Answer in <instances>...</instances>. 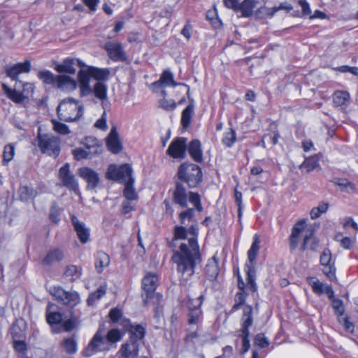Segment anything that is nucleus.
Listing matches in <instances>:
<instances>
[{
    "instance_id": "obj_1",
    "label": "nucleus",
    "mask_w": 358,
    "mask_h": 358,
    "mask_svg": "<svg viewBox=\"0 0 358 358\" xmlns=\"http://www.w3.org/2000/svg\"><path fill=\"white\" fill-rule=\"evenodd\" d=\"M187 233L193 235L188 240V243H182L179 250H174L173 262L177 264V271L181 275V280L187 282L194 273V268L201 262V255L197 242L198 228L192 225Z\"/></svg>"
},
{
    "instance_id": "obj_2",
    "label": "nucleus",
    "mask_w": 358,
    "mask_h": 358,
    "mask_svg": "<svg viewBox=\"0 0 358 358\" xmlns=\"http://www.w3.org/2000/svg\"><path fill=\"white\" fill-rule=\"evenodd\" d=\"M31 70V63L27 60L6 68V74L12 80L16 81L13 87L5 83L1 85L6 97L17 105L25 106L34 92V85L31 83H24L18 80L20 73H28Z\"/></svg>"
},
{
    "instance_id": "obj_3",
    "label": "nucleus",
    "mask_w": 358,
    "mask_h": 358,
    "mask_svg": "<svg viewBox=\"0 0 358 358\" xmlns=\"http://www.w3.org/2000/svg\"><path fill=\"white\" fill-rule=\"evenodd\" d=\"M110 71L108 69L88 66L87 69H80L78 73L80 96H87L91 94V78L97 82H104L108 79Z\"/></svg>"
},
{
    "instance_id": "obj_4",
    "label": "nucleus",
    "mask_w": 358,
    "mask_h": 358,
    "mask_svg": "<svg viewBox=\"0 0 358 358\" xmlns=\"http://www.w3.org/2000/svg\"><path fill=\"white\" fill-rule=\"evenodd\" d=\"M171 197L173 203L182 208H187L188 202H190L198 212H202L203 210L200 194L198 192L188 191L181 182H176Z\"/></svg>"
},
{
    "instance_id": "obj_5",
    "label": "nucleus",
    "mask_w": 358,
    "mask_h": 358,
    "mask_svg": "<svg viewBox=\"0 0 358 358\" xmlns=\"http://www.w3.org/2000/svg\"><path fill=\"white\" fill-rule=\"evenodd\" d=\"M179 182L185 183L189 188L197 187L203 180L201 168L193 163L185 162L181 164L177 172Z\"/></svg>"
},
{
    "instance_id": "obj_6",
    "label": "nucleus",
    "mask_w": 358,
    "mask_h": 358,
    "mask_svg": "<svg viewBox=\"0 0 358 358\" xmlns=\"http://www.w3.org/2000/svg\"><path fill=\"white\" fill-rule=\"evenodd\" d=\"M59 118L64 122H74L80 119L83 113V108L73 98L64 99L57 108Z\"/></svg>"
},
{
    "instance_id": "obj_7",
    "label": "nucleus",
    "mask_w": 358,
    "mask_h": 358,
    "mask_svg": "<svg viewBox=\"0 0 358 358\" xmlns=\"http://www.w3.org/2000/svg\"><path fill=\"white\" fill-rule=\"evenodd\" d=\"M253 309L250 305L243 308V315L241 318V329L237 331V336L242 339L241 354L246 353L250 348L249 329L253 324Z\"/></svg>"
},
{
    "instance_id": "obj_8",
    "label": "nucleus",
    "mask_w": 358,
    "mask_h": 358,
    "mask_svg": "<svg viewBox=\"0 0 358 358\" xmlns=\"http://www.w3.org/2000/svg\"><path fill=\"white\" fill-rule=\"evenodd\" d=\"M110 350V347L106 341L103 331L99 328L82 351V355L85 357H90L96 353L107 352Z\"/></svg>"
},
{
    "instance_id": "obj_9",
    "label": "nucleus",
    "mask_w": 358,
    "mask_h": 358,
    "mask_svg": "<svg viewBox=\"0 0 358 358\" xmlns=\"http://www.w3.org/2000/svg\"><path fill=\"white\" fill-rule=\"evenodd\" d=\"M38 146L41 151L48 156L56 158L60 153V138L52 134H38Z\"/></svg>"
},
{
    "instance_id": "obj_10",
    "label": "nucleus",
    "mask_w": 358,
    "mask_h": 358,
    "mask_svg": "<svg viewBox=\"0 0 358 358\" xmlns=\"http://www.w3.org/2000/svg\"><path fill=\"white\" fill-rule=\"evenodd\" d=\"M203 296H200L196 299H189L187 301L188 313L187 315V324L189 326L199 327L203 321V312L201 306Z\"/></svg>"
},
{
    "instance_id": "obj_11",
    "label": "nucleus",
    "mask_w": 358,
    "mask_h": 358,
    "mask_svg": "<svg viewBox=\"0 0 358 358\" xmlns=\"http://www.w3.org/2000/svg\"><path fill=\"white\" fill-rule=\"evenodd\" d=\"M50 293L57 301L71 308L80 303V299L76 292H66L60 286H54L50 289Z\"/></svg>"
},
{
    "instance_id": "obj_12",
    "label": "nucleus",
    "mask_w": 358,
    "mask_h": 358,
    "mask_svg": "<svg viewBox=\"0 0 358 358\" xmlns=\"http://www.w3.org/2000/svg\"><path fill=\"white\" fill-rule=\"evenodd\" d=\"M322 266V272L331 281L336 280L335 262L332 259V255L329 249L325 248L320 258Z\"/></svg>"
},
{
    "instance_id": "obj_13",
    "label": "nucleus",
    "mask_w": 358,
    "mask_h": 358,
    "mask_svg": "<svg viewBox=\"0 0 358 358\" xmlns=\"http://www.w3.org/2000/svg\"><path fill=\"white\" fill-rule=\"evenodd\" d=\"M59 178L65 187L76 193L78 192V182L75 176L71 172L70 164L69 163H66L59 169Z\"/></svg>"
},
{
    "instance_id": "obj_14",
    "label": "nucleus",
    "mask_w": 358,
    "mask_h": 358,
    "mask_svg": "<svg viewBox=\"0 0 358 358\" xmlns=\"http://www.w3.org/2000/svg\"><path fill=\"white\" fill-rule=\"evenodd\" d=\"M187 139L185 138H176L170 143L166 153L175 159H184L186 155Z\"/></svg>"
},
{
    "instance_id": "obj_15",
    "label": "nucleus",
    "mask_w": 358,
    "mask_h": 358,
    "mask_svg": "<svg viewBox=\"0 0 358 358\" xmlns=\"http://www.w3.org/2000/svg\"><path fill=\"white\" fill-rule=\"evenodd\" d=\"M109 57L113 62H125L127 57L121 43L113 41H108L104 45Z\"/></svg>"
},
{
    "instance_id": "obj_16",
    "label": "nucleus",
    "mask_w": 358,
    "mask_h": 358,
    "mask_svg": "<svg viewBox=\"0 0 358 358\" xmlns=\"http://www.w3.org/2000/svg\"><path fill=\"white\" fill-rule=\"evenodd\" d=\"M306 282L312 287L315 294L317 295L326 294L330 299L334 297V291L332 287L322 283L316 277L308 276L306 278Z\"/></svg>"
},
{
    "instance_id": "obj_17",
    "label": "nucleus",
    "mask_w": 358,
    "mask_h": 358,
    "mask_svg": "<svg viewBox=\"0 0 358 358\" xmlns=\"http://www.w3.org/2000/svg\"><path fill=\"white\" fill-rule=\"evenodd\" d=\"M78 174L87 183V189H94L100 182L99 173L89 167L80 168Z\"/></svg>"
},
{
    "instance_id": "obj_18",
    "label": "nucleus",
    "mask_w": 358,
    "mask_h": 358,
    "mask_svg": "<svg viewBox=\"0 0 358 358\" xmlns=\"http://www.w3.org/2000/svg\"><path fill=\"white\" fill-rule=\"evenodd\" d=\"M108 317L110 323L118 324L126 331H128L133 325L130 320L123 315V312L120 308H113L110 309Z\"/></svg>"
},
{
    "instance_id": "obj_19",
    "label": "nucleus",
    "mask_w": 358,
    "mask_h": 358,
    "mask_svg": "<svg viewBox=\"0 0 358 358\" xmlns=\"http://www.w3.org/2000/svg\"><path fill=\"white\" fill-rule=\"evenodd\" d=\"M139 352V343L129 340L121 345L118 351L120 358H136Z\"/></svg>"
},
{
    "instance_id": "obj_20",
    "label": "nucleus",
    "mask_w": 358,
    "mask_h": 358,
    "mask_svg": "<svg viewBox=\"0 0 358 358\" xmlns=\"http://www.w3.org/2000/svg\"><path fill=\"white\" fill-rule=\"evenodd\" d=\"M314 234L315 229L313 227H309L305 230V236L301 248L302 251H305L307 249L315 251L319 247V240L314 236Z\"/></svg>"
},
{
    "instance_id": "obj_21",
    "label": "nucleus",
    "mask_w": 358,
    "mask_h": 358,
    "mask_svg": "<svg viewBox=\"0 0 358 358\" xmlns=\"http://www.w3.org/2000/svg\"><path fill=\"white\" fill-rule=\"evenodd\" d=\"M64 258V251L60 248H55L48 250L45 256L42 259L41 263L45 266H50L62 261Z\"/></svg>"
},
{
    "instance_id": "obj_22",
    "label": "nucleus",
    "mask_w": 358,
    "mask_h": 358,
    "mask_svg": "<svg viewBox=\"0 0 358 358\" xmlns=\"http://www.w3.org/2000/svg\"><path fill=\"white\" fill-rule=\"evenodd\" d=\"M71 221L79 240L82 243H86L90 236V229L83 222L79 221L75 215L71 217Z\"/></svg>"
},
{
    "instance_id": "obj_23",
    "label": "nucleus",
    "mask_w": 358,
    "mask_h": 358,
    "mask_svg": "<svg viewBox=\"0 0 358 358\" xmlns=\"http://www.w3.org/2000/svg\"><path fill=\"white\" fill-rule=\"evenodd\" d=\"M106 145L108 149L113 154H117L121 151L122 147L115 127L111 129L106 139Z\"/></svg>"
},
{
    "instance_id": "obj_24",
    "label": "nucleus",
    "mask_w": 358,
    "mask_h": 358,
    "mask_svg": "<svg viewBox=\"0 0 358 358\" xmlns=\"http://www.w3.org/2000/svg\"><path fill=\"white\" fill-rule=\"evenodd\" d=\"M187 150L190 157L196 163H201L203 160V151L200 141L192 140L187 146Z\"/></svg>"
},
{
    "instance_id": "obj_25",
    "label": "nucleus",
    "mask_w": 358,
    "mask_h": 358,
    "mask_svg": "<svg viewBox=\"0 0 358 358\" xmlns=\"http://www.w3.org/2000/svg\"><path fill=\"white\" fill-rule=\"evenodd\" d=\"M306 221L301 220L298 221L292 227V233L289 236V247L292 250H296L298 246V238L302 231L305 230Z\"/></svg>"
},
{
    "instance_id": "obj_26",
    "label": "nucleus",
    "mask_w": 358,
    "mask_h": 358,
    "mask_svg": "<svg viewBox=\"0 0 358 358\" xmlns=\"http://www.w3.org/2000/svg\"><path fill=\"white\" fill-rule=\"evenodd\" d=\"M178 85V84L174 80L173 74L169 70L164 71L161 74L160 78L152 84L155 87H176Z\"/></svg>"
},
{
    "instance_id": "obj_27",
    "label": "nucleus",
    "mask_w": 358,
    "mask_h": 358,
    "mask_svg": "<svg viewBox=\"0 0 358 358\" xmlns=\"http://www.w3.org/2000/svg\"><path fill=\"white\" fill-rule=\"evenodd\" d=\"M56 85L58 88L63 91H72L77 87L75 80L69 76L59 75L56 77Z\"/></svg>"
},
{
    "instance_id": "obj_28",
    "label": "nucleus",
    "mask_w": 358,
    "mask_h": 358,
    "mask_svg": "<svg viewBox=\"0 0 358 358\" xmlns=\"http://www.w3.org/2000/svg\"><path fill=\"white\" fill-rule=\"evenodd\" d=\"M55 304L49 303L46 308V321L50 326L59 324L63 320V315L61 313L55 310Z\"/></svg>"
},
{
    "instance_id": "obj_29",
    "label": "nucleus",
    "mask_w": 358,
    "mask_h": 358,
    "mask_svg": "<svg viewBox=\"0 0 358 358\" xmlns=\"http://www.w3.org/2000/svg\"><path fill=\"white\" fill-rule=\"evenodd\" d=\"M109 255L103 251H98L94 255V266L97 273H101L110 264Z\"/></svg>"
},
{
    "instance_id": "obj_30",
    "label": "nucleus",
    "mask_w": 358,
    "mask_h": 358,
    "mask_svg": "<svg viewBox=\"0 0 358 358\" xmlns=\"http://www.w3.org/2000/svg\"><path fill=\"white\" fill-rule=\"evenodd\" d=\"M157 276L152 273H148L143 278L142 286L147 294V298L154 293L157 287Z\"/></svg>"
},
{
    "instance_id": "obj_31",
    "label": "nucleus",
    "mask_w": 358,
    "mask_h": 358,
    "mask_svg": "<svg viewBox=\"0 0 358 358\" xmlns=\"http://www.w3.org/2000/svg\"><path fill=\"white\" fill-rule=\"evenodd\" d=\"M61 345L67 354H76L78 351V336L73 334L64 338Z\"/></svg>"
},
{
    "instance_id": "obj_32",
    "label": "nucleus",
    "mask_w": 358,
    "mask_h": 358,
    "mask_svg": "<svg viewBox=\"0 0 358 358\" xmlns=\"http://www.w3.org/2000/svg\"><path fill=\"white\" fill-rule=\"evenodd\" d=\"M91 94H94V96L102 103L107 100L108 86L103 82H96L93 87H91Z\"/></svg>"
},
{
    "instance_id": "obj_33",
    "label": "nucleus",
    "mask_w": 358,
    "mask_h": 358,
    "mask_svg": "<svg viewBox=\"0 0 358 358\" xmlns=\"http://www.w3.org/2000/svg\"><path fill=\"white\" fill-rule=\"evenodd\" d=\"M194 101L192 100V102L182 112L180 122L183 129H187L191 124L194 115Z\"/></svg>"
},
{
    "instance_id": "obj_34",
    "label": "nucleus",
    "mask_w": 358,
    "mask_h": 358,
    "mask_svg": "<svg viewBox=\"0 0 358 358\" xmlns=\"http://www.w3.org/2000/svg\"><path fill=\"white\" fill-rule=\"evenodd\" d=\"M245 270L247 273V287L252 292H256L257 290V285L255 282L256 280V268L255 265L245 264Z\"/></svg>"
},
{
    "instance_id": "obj_35",
    "label": "nucleus",
    "mask_w": 358,
    "mask_h": 358,
    "mask_svg": "<svg viewBox=\"0 0 358 358\" xmlns=\"http://www.w3.org/2000/svg\"><path fill=\"white\" fill-rule=\"evenodd\" d=\"M55 70L59 73L74 74L76 71V62L73 59L66 58L62 64H59L55 66Z\"/></svg>"
},
{
    "instance_id": "obj_36",
    "label": "nucleus",
    "mask_w": 358,
    "mask_h": 358,
    "mask_svg": "<svg viewBox=\"0 0 358 358\" xmlns=\"http://www.w3.org/2000/svg\"><path fill=\"white\" fill-rule=\"evenodd\" d=\"M220 268L218 262L215 257L209 259L206 266V273L210 280H215L218 274Z\"/></svg>"
},
{
    "instance_id": "obj_37",
    "label": "nucleus",
    "mask_w": 358,
    "mask_h": 358,
    "mask_svg": "<svg viewBox=\"0 0 358 358\" xmlns=\"http://www.w3.org/2000/svg\"><path fill=\"white\" fill-rule=\"evenodd\" d=\"M257 3V1L256 0H244L241 3H239L238 11L241 12L242 17H250Z\"/></svg>"
},
{
    "instance_id": "obj_38",
    "label": "nucleus",
    "mask_w": 358,
    "mask_h": 358,
    "mask_svg": "<svg viewBox=\"0 0 358 358\" xmlns=\"http://www.w3.org/2000/svg\"><path fill=\"white\" fill-rule=\"evenodd\" d=\"M260 241L258 236L256 234L253 237V241L250 246V248L248 251V258L249 263L246 264L254 265L256 260L259 250Z\"/></svg>"
},
{
    "instance_id": "obj_39",
    "label": "nucleus",
    "mask_w": 358,
    "mask_h": 358,
    "mask_svg": "<svg viewBox=\"0 0 358 358\" xmlns=\"http://www.w3.org/2000/svg\"><path fill=\"white\" fill-rule=\"evenodd\" d=\"M128 331L130 333L129 340L138 343L145 335V329L141 324L132 325Z\"/></svg>"
},
{
    "instance_id": "obj_40",
    "label": "nucleus",
    "mask_w": 358,
    "mask_h": 358,
    "mask_svg": "<svg viewBox=\"0 0 358 358\" xmlns=\"http://www.w3.org/2000/svg\"><path fill=\"white\" fill-rule=\"evenodd\" d=\"M119 182H134V178L131 177L132 168L128 164H124L119 166Z\"/></svg>"
},
{
    "instance_id": "obj_41",
    "label": "nucleus",
    "mask_w": 358,
    "mask_h": 358,
    "mask_svg": "<svg viewBox=\"0 0 358 358\" xmlns=\"http://www.w3.org/2000/svg\"><path fill=\"white\" fill-rule=\"evenodd\" d=\"M37 191L29 186H22L19 189V195L22 201L34 199L37 196Z\"/></svg>"
},
{
    "instance_id": "obj_42",
    "label": "nucleus",
    "mask_w": 358,
    "mask_h": 358,
    "mask_svg": "<svg viewBox=\"0 0 358 358\" xmlns=\"http://www.w3.org/2000/svg\"><path fill=\"white\" fill-rule=\"evenodd\" d=\"M124 334L121 332L118 329L114 328L108 331L105 339L106 343L110 346L121 341Z\"/></svg>"
},
{
    "instance_id": "obj_43",
    "label": "nucleus",
    "mask_w": 358,
    "mask_h": 358,
    "mask_svg": "<svg viewBox=\"0 0 358 358\" xmlns=\"http://www.w3.org/2000/svg\"><path fill=\"white\" fill-rule=\"evenodd\" d=\"M349 99L350 94L346 91H336L333 95V101L336 106L345 105Z\"/></svg>"
},
{
    "instance_id": "obj_44",
    "label": "nucleus",
    "mask_w": 358,
    "mask_h": 358,
    "mask_svg": "<svg viewBox=\"0 0 358 358\" xmlns=\"http://www.w3.org/2000/svg\"><path fill=\"white\" fill-rule=\"evenodd\" d=\"M318 166V159L313 156L306 158L304 162L299 166V169H305L307 173H309L315 170Z\"/></svg>"
},
{
    "instance_id": "obj_45",
    "label": "nucleus",
    "mask_w": 358,
    "mask_h": 358,
    "mask_svg": "<svg viewBox=\"0 0 358 358\" xmlns=\"http://www.w3.org/2000/svg\"><path fill=\"white\" fill-rule=\"evenodd\" d=\"M331 182L339 186L343 191L351 192L355 189V185L346 178H335Z\"/></svg>"
},
{
    "instance_id": "obj_46",
    "label": "nucleus",
    "mask_w": 358,
    "mask_h": 358,
    "mask_svg": "<svg viewBox=\"0 0 358 358\" xmlns=\"http://www.w3.org/2000/svg\"><path fill=\"white\" fill-rule=\"evenodd\" d=\"M329 208V204L326 202H320L317 207H314L310 212V216L312 220H315L326 213Z\"/></svg>"
},
{
    "instance_id": "obj_47",
    "label": "nucleus",
    "mask_w": 358,
    "mask_h": 358,
    "mask_svg": "<svg viewBox=\"0 0 358 358\" xmlns=\"http://www.w3.org/2000/svg\"><path fill=\"white\" fill-rule=\"evenodd\" d=\"M106 292V286H100L97 290L93 293H92L88 299H87V304L89 306H93L94 303L99 301L101 297H103Z\"/></svg>"
},
{
    "instance_id": "obj_48",
    "label": "nucleus",
    "mask_w": 358,
    "mask_h": 358,
    "mask_svg": "<svg viewBox=\"0 0 358 358\" xmlns=\"http://www.w3.org/2000/svg\"><path fill=\"white\" fill-rule=\"evenodd\" d=\"M133 185H134V182H127L125 185V187H124V189L123 192V195L125 197L126 200H129V201H136L138 199V195H137L134 188L133 187Z\"/></svg>"
},
{
    "instance_id": "obj_49",
    "label": "nucleus",
    "mask_w": 358,
    "mask_h": 358,
    "mask_svg": "<svg viewBox=\"0 0 358 358\" xmlns=\"http://www.w3.org/2000/svg\"><path fill=\"white\" fill-rule=\"evenodd\" d=\"M51 122L53 125V130L56 133L60 135H68L70 134L71 131L66 124L60 122L55 119H52Z\"/></svg>"
},
{
    "instance_id": "obj_50",
    "label": "nucleus",
    "mask_w": 358,
    "mask_h": 358,
    "mask_svg": "<svg viewBox=\"0 0 358 358\" xmlns=\"http://www.w3.org/2000/svg\"><path fill=\"white\" fill-rule=\"evenodd\" d=\"M80 321L78 317L71 316L63 322L62 327L65 331L70 332L76 328L80 324Z\"/></svg>"
},
{
    "instance_id": "obj_51",
    "label": "nucleus",
    "mask_w": 358,
    "mask_h": 358,
    "mask_svg": "<svg viewBox=\"0 0 358 358\" xmlns=\"http://www.w3.org/2000/svg\"><path fill=\"white\" fill-rule=\"evenodd\" d=\"M15 156V147L12 144L5 145L3 153V164H7Z\"/></svg>"
},
{
    "instance_id": "obj_52",
    "label": "nucleus",
    "mask_w": 358,
    "mask_h": 358,
    "mask_svg": "<svg viewBox=\"0 0 358 358\" xmlns=\"http://www.w3.org/2000/svg\"><path fill=\"white\" fill-rule=\"evenodd\" d=\"M38 77L45 84H56V78L54 76L53 73L50 71H39L38 73Z\"/></svg>"
},
{
    "instance_id": "obj_53",
    "label": "nucleus",
    "mask_w": 358,
    "mask_h": 358,
    "mask_svg": "<svg viewBox=\"0 0 358 358\" xmlns=\"http://www.w3.org/2000/svg\"><path fill=\"white\" fill-rule=\"evenodd\" d=\"M80 274V268L76 265L68 266L64 271L65 276L70 277L73 280L78 278Z\"/></svg>"
},
{
    "instance_id": "obj_54",
    "label": "nucleus",
    "mask_w": 358,
    "mask_h": 358,
    "mask_svg": "<svg viewBox=\"0 0 358 358\" xmlns=\"http://www.w3.org/2000/svg\"><path fill=\"white\" fill-rule=\"evenodd\" d=\"M195 207L194 208H188L186 210L182 211L179 214V219L180 220V222L182 224H185L186 220L187 221H192L194 219V212H195Z\"/></svg>"
},
{
    "instance_id": "obj_55",
    "label": "nucleus",
    "mask_w": 358,
    "mask_h": 358,
    "mask_svg": "<svg viewBox=\"0 0 358 358\" xmlns=\"http://www.w3.org/2000/svg\"><path fill=\"white\" fill-rule=\"evenodd\" d=\"M62 210L56 203H53L50 207L49 217L52 222L58 223L60 221Z\"/></svg>"
},
{
    "instance_id": "obj_56",
    "label": "nucleus",
    "mask_w": 358,
    "mask_h": 358,
    "mask_svg": "<svg viewBox=\"0 0 358 358\" xmlns=\"http://www.w3.org/2000/svg\"><path fill=\"white\" fill-rule=\"evenodd\" d=\"M236 141V132L233 129L225 132L222 138V143L227 147H231Z\"/></svg>"
},
{
    "instance_id": "obj_57",
    "label": "nucleus",
    "mask_w": 358,
    "mask_h": 358,
    "mask_svg": "<svg viewBox=\"0 0 358 358\" xmlns=\"http://www.w3.org/2000/svg\"><path fill=\"white\" fill-rule=\"evenodd\" d=\"M119 166L115 164H110L107 170L106 176L108 180H112L119 182Z\"/></svg>"
},
{
    "instance_id": "obj_58",
    "label": "nucleus",
    "mask_w": 358,
    "mask_h": 358,
    "mask_svg": "<svg viewBox=\"0 0 358 358\" xmlns=\"http://www.w3.org/2000/svg\"><path fill=\"white\" fill-rule=\"evenodd\" d=\"M254 343L261 348H266L270 342L263 333L257 334L254 338Z\"/></svg>"
},
{
    "instance_id": "obj_59",
    "label": "nucleus",
    "mask_w": 358,
    "mask_h": 358,
    "mask_svg": "<svg viewBox=\"0 0 358 358\" xmlns=\"http://www.w3.org/2000/svg\"><path fill=\"white\" fill-rule=\"evenodd\" d=\"M246 296L244 292H238L235 296V303L232 307L233 310H237L245 301Z\"/></svg>"
},
{
    "instance_id": "obj_60",
    "label": "nucleus",
    "mask_w": 358,
    "mask_h": 358,
    "mask_svg": "<svg viewBox=\"0 0 358 358\" xmlns=\"http://www.w3.org/2000/svg\"><path fill=\"white\" fill-rule=\"evenodd\" d=\"M187 229L182 226H176L174 228V239H185L187 238Z\"/></svg>"
},
{
    "instance_id": "obj_61",
    "label": "nucleus",
    "mask_w": 358,
    "mask_h": 358,
    "mask_svg": "<svg viewBox=\"0 0 358 358\" xmlns=\"http://www.w3.org/2000/svg\"><path fill=\"white\" fill-rule=\"evenodd\" d=\"M160 106L166 110L172 111L176 108V103L173 99H162L159 101Z\"/></svg>"
},
{
    "instance_id": "obj_62",
    "label": "nucleus",
    "mask_w": 358,
    "mask_h": 358,
    "mask_svg": "<svg viewBox=\"0 0 358 358\" xmlns=\"http://www.w3.org/2000/svg\"><path fill=\"white\" fill-rule=\"evenodd\" d=\"M293 9V7L291 4L287 2L281 3L278 6H275L271 8V12L269 14L273 16L274 14L281 10H285L287 13H289Z\"/></svg>"
},
{
    "instance_id": "obj_63",
    "label": "nucleus",
    "mask_w": 358,
    "mask_h": 358,
    "mask_svg": "<svg viewBox=\"0 0 358 358\" xmlns=\"http://www.w3.org/2000/svg\"><path fill=\"white\" fill-rule=\"evenodd\" d=\"M72 153L76 160L90 158L89 153L85 148H76L73 150Z\"/></svg>"
},
{
    "instance_id": "obj_64",
    "label": "nucleus",
    "mask_w": 358,
    "mask_h": 358,
    "mask_svg": "<svg viewBox=\"0 0 358 358\" xmlns=\"http://www.w3.org/2000/svg\"><path fill=\"white\" fill-rule=\"evenodd\" d=\"M135 209V206L133 203L132 201L124 200L122 201L121 205V213L124 215H126Z\"/></svg>"
}]
</instances>
